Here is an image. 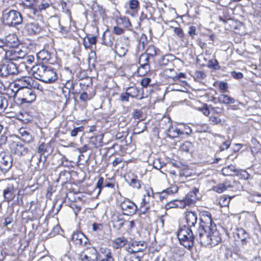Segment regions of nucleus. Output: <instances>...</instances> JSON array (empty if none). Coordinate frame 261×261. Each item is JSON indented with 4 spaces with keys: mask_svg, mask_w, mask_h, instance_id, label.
<instances>
[{
    "mask_svg": "<svg viewBox=\"0 0 261 261\" xmlns=\"http://www.w3.org/2000/svg\"><path fill=\"white\" fill-rule=\"evenodd\" d=\"M17 191V182L14 180H12L8 184L7 187L3 190L4 200L8 202L12 200L15 197Z\"/></svg>",
    "mask_w": 261,
    "mask_h": 261,
    "instance_id": "obj_7",
    "label": "nucleus"
},
{
    "mask_svg": "<svg viewBox=\"0 0 261 261\" xmlns=\"http://www.w3.org/2000/svg\"><path fill=\"white\" fill-rule=\"evenodd\" d=\"M80 99L82 102H83L84 105H86L87 101L90 100V97L86 92H84L81 94Z\"/></svg>",
    "mask_w": 261,
    "mask_h": 261,
    "instance_id": "obj_56",
    "label": "nucleus"
},
{
    "mask_svg": "<svg viewBox=\"0 0 261 261\" xmlns=\"http://www.w3.org/2000/svg\"><path fill=\"white\" fill-rule=\"evenodd\" d=\"M30 12V15L32 14L33 15H38L39 13L41 10L38 9V4L35 5L34 7H30L28 8Z\"/></svg>",
    "mask_w": 261,
    "mask_h": 261,
    "instance_id": "obj_55",
    "label": "nucleus"
},
{
    "mask_svg": "<svg viewBox=\"0 0 261 261\" xmlns=\"http://www.w3.org/2000/svg\"><path fill=\"white\" fill-rule=\"evenodd\" d=\"M83 130L82 126L77 127L73 129L70 132V135L72 137H76L79 132H82Z\"/></svg>",
    "mask_w": 261,
    "mask_h": 261,
    "instance_id": "obj_63",
    "label": "nucleus"
},
{
    "mask_svg": "<svg viewBox=\"0 0 261 261\" xmlns=\"http://www.w3.org/2000/svg\"><path fill=\"white\" fill-rule=\"evenodd\" d=\"M104 181V178L102 177H100L96 184V188L98 189V194H100L102 189L103 187Z\"/></svg>",
    "mask_w": 261,
    "mask_h": 261,
    "instance_id": "obj_57",
    "label": "nucleus"
},
{
    "mask_svg": "<svg viewBox=\"0 0 261 261\" xmlns=\"http://www.w3.org/2000/svg\"><path fill=\"white\" fill-rule=\"evenodd\" d=\"M98 261H114L111 249L108 248H101Z\"/></svg>",
    "mask_w": 261,
    "mask_h": 261,
    "instance_id": "obj_22",
    "label": "nucleus"
},
{
    "mask_svg": "<svg viewBox=\"0 0 261 261\" xmlns=\"http://www.w3.org/2000/svg\"><path fill=\"white\" fill-rule=\"evenodd\" d=\"M92 230L95 232H99L102 230V225L100 223H94L92 225Z\"/></svg>",
    "mask_w": 261,
    "mask_h": 261,
    "instance_id": "obj_60",
    "label": "nucleus"
},
{
    "mask_svg": "<svg viewBox=\"0 0 261 261\" xmlns=\"http://www.w3.org/2000/svg\"><path fill=\"white\" fill-rule=\"evenodd\" d=\"M195 77L198 80H203L205 77V74L202 71H196L195 72Z\"/></svg>",
    "mask_w": 261,
    "mask_h": 261,
    "instance_id": "obj_64",
    "label": "nucleus"
},
{
    "mask_svg": "<svg viewBox=\"0 0 261 261\" xmlns=\"http://www.w3.org/2000/svg\"><path fill=\"white\" fill-rule=\"evenodd\" d=\"M22 3L27 8L30 7H34L37 4L38 0H22Z\"/></svg>",
    "mask_w": 261,
    "mask_h": 261,
    "instance_id": "obj_48",
    "label": "nucleus"
},
{
    "mask_svg": "<svg viewBox=\"0 0 261 261\" xmlns=\"http://www.w3.org/2000/svg\"><path fill=\"white\" fill-rule=\"evenodd\" d=\"M11 152L19 156H24L28 153V148L21 141H14L10 146Z\"/></svg>",
    "mask_w": 261,
    "mask_h": 261,
    "instance_id": "obj_10",
    "label": "nucleus"
},
{
    "mask_svg": "<svg viewBox=\"0 0 261 261\" xmlns=\"http://www.w3.org/2000/svg\"><path fill=\"white\" fill-rule=\"evenodd\" d=\"M59 27V32L62 34H66L69 31V28L67 27L63 26L60 24V20H58Z\"/></svg>",
    "mask_w": 261,
    "mask_h": 261,
    "instance_id": "obj_59",
    "label": "nucleus"
},
{
    "mask_svg": "<svg viewBox=\"0 0 261 261\" xmlns=\"http://www.w3.org/2000/svg\"><path fill=\"white\" fill-rule=\"evenodd\" d=\"M2 20L3 23L9 27H15L22 22L21 14L11 8H7L4 5L2 6Z\"/></svg>",
    "mask_w": 261,
    "mask_h": 261,
    "instance_id": "obj_2",
    "label": "nucleus"
},
{
    "mask_svg": "<svg viewBox=\"0 0 261 261\" xmlns=\"http://www.w3.org/2000/svg\"><path fill=\"white\" fill-rule=\"evenodd\" d=\"M139 6V2L138 0H131L129 3V8L132 10H137Z\"/></svg>",
    "mask_w": 261,
    "mask_h": 261,
    "instance_id": "obj_54",
    "label": "nucleus"
},
{
    "mask_svg": "<svg viewBox=\"0 0 261 261\" xmlns=\"http://www.w3.org/2000/svg\"><path fill=\"white\" fill-rule=\"evenodd\" d=\"M150 195L149 192L147 193V196L144 195V197L142 199V202H141V205H143L145 206H148L150 207V203H149V198Z\"/></svg>",
    "mask_w": 261,
    "mask_h": 261,
    "instance_id": "obj_50",
    "label": "nucleus"
},
{
    "mask_svg": "<svg viewBox=\"0 0 261 261\" xmlns=\"http://www.w3.org/2000/svg\"><path fill=\"white\" fill-rule=\"evenodd\" d=\"M125 220H124L121 216L114 215L111 218V222L113 224L114 227L120 229L124 225Z\"/></svg>",
    "mask_w": 261,
    "mask_h": 261,
    "instance_id": "obj_26",
    "label": "nucleus"
},
{
    "mask_svg": "<svg viewBox=\"0 0 261 261\" xmlns=\"http://www.w3.org/2000/svg\"><path fill=\"white\" fill-rule=\"evenodd\" d=\"M57 79V73L55 70L50 67H47L42 81L45 83H52Z\"/></svg>",
    "mask_w": 261,
    "mask_h": 261,
    "instance_id": "obj_17",
    "label": "nucleus"
},
{
    "mask_svg": "<svg viewBox=\"0 0 261 261\" xmlns=\"http://www.w3.org/2000/svg\"><path fill=\"white\" fill-rule=\"evenodd\" d=\"M178 188L177 186H172L163 191L164 192H166V194L168 196L176 193L178 191Z\"/></svg>",
    "mask_w": 261,
    "mask_h": 261,
    "instance_id": "obj_47",
    "label": "nucleus"
},
{
    "mask_svg": "<svg viewBox=\"0 0 261 261\" xmlns=\"http://www.w3.org/2000/svg\"><path fill=\"white\" fill-rule=\"evenodd\" d=\"M229 181H227L214 187L213 190L217 193H221L229 189Z\"/></svg>",
    "mask_w": 261,
    "mask_h": 261,
    "instance_id": "obj_34",
    "label": "nucleus"
},
{
    "mask_svg": "<svg viewBox=\"0 0 261 261\" xmlns=\"http://www.w3.org/2000/svg\"><path fill=\"white\" fill-rule=\"evenodd\" d=\"M18 44L17 38L14 35H9L0 38V48H3L5 51L8 48L17 46Z\"/></svg>",
    "mask_w": 261,
    "mask_h": 261,
    "instance_id": "obj_9",
    "label": "nucleus"
},
{
    "mask_svg": "<svg viewBox=\"0 0 261 261\" xmlns=\"http://www.w3.org/2000/svg\"><path fill=\"white\" fill-rule=\"evenodd\" d=\"M25 53L21 49L16 47H12L6 51L5 60L7 61H17L23 59L25 56Z\"/></svg>",
    "mask_w": 261,
    "mask_h": 261,
    "instance_id": "obj_6",
    "label": "nucleus"
},
{
    "mask_svg": "<svg viewBox=\"0 0 261 261\" xmlns=\"http://www.w3.org/2000/svg\"><path fill=\"white\" fill-rule=\"evenodd\" d=\"M20 133L21 134V136L22 137V140L24 142H25L29 143L32 141L33 138H32V136L29 133H28L26 130H25L24 129H20Z\"/></svg>",
    "mask_w": 261,
    "mask_h": 261,
    "instance_id": "obj_39",
    "label": "nucleus"
},
{
    "mask_svg": "<svg viewBox=\"0 0 261 261\" xmlns=\"http://www.w3.org/2000/svg\"><path fill=\"white\" fill-rule=\"evenodd\" d=\"M198 188L194 187L192 191H190L182 199L185 202L186 206H191L194 205L197 200L196 196L197 193L198 192Z\"/></svg>",
    "mask_w": 261,
    "mask_h": 261,
    "instance_id": "obj_16",
    "label": "nucleus"
},
{
    "mask_svg": "<svg viewBox=\"0 0 261 261\" xmlns=\"http://www.w3.org/2000/svg\"><path fill=\"white\" fill-rule=\"evenodd\" d=\"M72 241L73 244L79 247L83 246L86 247L90 244L89 239L83 233L79 231L73 233L72 235Z\"/></svg>",
    "mask_w": 261,
    "mask_h": 261,
    "instance_id": "obj_12",
    "label": "nucleus"
},
{
    "mask_svg": "<svg viewBox=\"0 0 261 261\" xmlns=\"http://www.w3.org/2000/svg\"><path fill=\"white\" fill-rule=\"evenodd\" d=\"M164 165V162H162L160 159H156L153 162V167L158 170L161 169Z\"/></svg>",
    "mask_w": 261,
    "mask_h": 261,
    "instance_id": "obj_51",
    "label": "nucleus"
},
{
    "mask_svg": "<svg viewBox=\"0 0 261 261\" xmlns=\"http://www.w3.org/2000/svg\"><path fill=\"white\" fill-rule=\"evenodd\" d=\"M238 173L239 170L233 165H228L222 169V173L225 176H234Z\"/></svg>",
    "mask_w": 261,
    "mask_h": 261,
    "instance_id": "obj_24",
    "label": "nucleus"
},
{
    "mask_svg": "<svg viewBox=\"0 0 261 261\" xmlns=\"http://www.w3.org/2000/svg\"><path fill=\"white\" fill-rule=\"evenodd\" d=\"M102 41L106 46L111 47L115 41V37L110 31H106L103 34Z\"/></svg>",
    "mask_w": 261,
    "mask_h": 261,
    "instance_id": "obj_23",
    "label": "nucleus"
},
{
    "mask_svg": "<svg viewBox=\"0 0 261 261\" xmlns=\"http://www.w3.org/2000/svg\"><path fill=\"white\" fill-rule=\"evenodd\" d=\"M146 248V245L144 242L135 241L132 243L130 246L126 247V250L129 253L136 254L143 251Z\"/></svg>",
    "mask_w": 261,
    "mask_h": 261,
    "instance_id": "obj_19",
    "label": "nucleus"
},
{
    "mask_svg": "<svg viewBox=\"0 0 261 261\" xmlns=\"http://www.w3.org/2000/svg\"><path fill=\"white\" fill-rule=\"evenodd\" d=\"M236 175L239 176L242 179L247 180L250 178V174L245 170H239L238 174H236Z\"/></svg>",
    "mask_w": 261,
    "mask_h": 261,
    "instance_id": "obj_49",
    "label": "nucleus"
},
{
    "mask_svg": "<svg viewBox=\"0 0 261 261\" xmlns=\"http://www.w3.org/2000/svg\"><path fill=\"white\" fill-rule=\"evenodd\" d=\"M18 72V67L12 61L5 60L3 64L0 65V74L3 76L17 74Z\"/></svg>",
    "mask_w": 261,
    "mask_h": 261,
    "instance_id": "obj_4",
    "label": "nucleus"
},
{
    "mask_svg": "<svg viewBox=\"0 0 261 261\" xmlns=\"http://www.w3.org/2000/svg\"><path fill=\"white\" fill-rule=\"evenodd\" d=\"M167 131V136L171 138H174L181 135L180 127L171 126L168 127Z\"/></svg>",
    "mask_w": 261,
    "mask_h": 261,
    "instance_id": "obj_29",
    "label": "nucleus"
},
{
    "mask_svg": "<svg viewBox=\"0 0 261 261\" xmlns=\"http://www.w3.org/2000/svg\"><path fill=\"white\" fill-rule=\"evenodd\" d=\"M233 233L236 239L237 237L238 240H240L242 246L246 245L249 239V234L243 228H237Z\"/></svg>",
    "mask_w": 261,
    "mask_h": 261,
    "instance_id": "obj_20",
    "label": "nucleus"
},
{
    "mask_svg": "<svg viewBox=\"0 0 261 261\" xmlns=\"http://www.w3.org/2000/svg\"><path fill=\"white\" fill-rule=\"evenodd\" d=\"M174 56L171 55H165L162 57L159 61V64L161 66H165L169 64H171L173 60Z\"/></svg>",
    "mask_w": 261,
    "mask_h": 261,
    "instance_id": "obj_35",
    "label": "nucleus"
},
{
    "mask_svg": "<svg viewBox=\"0 0 261 261\" xmlns=\"http://www.w3.org/2000/svg\"><path fill=\"white\" fill-rule=\"evenodd\" d=\"M96 43V37L95 36L87 35L84 38L83 44L86 48H90L91 45Z\"/></svg>",
    "mask_w": 261,
    "mask_h": 261,
    "instance_id": "obj_31",
    "label": "nucleus"
},
{
    "mask_svg": "<svg viewBox=\"0 0 261 261\" xmlns=\"http://www.w3.org/2000/svg\"><path fill=\"white\" fill-rule=\"evenodd\" d=\"M185 218L187 224L186 226L196 229L195 225L197 224L198 218L197 214L194 212L187 211L185 213Z\"/></svg>",
    "mask_w": 261,
    "mask_h": 261,
    "instance_id": "obj_18",
    "label": "nucleus"
},
{
    "mask_svg": "<svg viewBox=\"0 0 261 261\" xmlns=\"http://www.w3.org/2000/svg\"><path fill=\"white\" fill-rule=\"evenodd\" d=\"M186 207L185 202L181 200H174L168 202L166 204V207L167 209L173 208V207H179L180 208H184Z\"/></svg>",
    "mask_w": 261,
    "mask_h": 261,
    "instance_id": "obj_28",
    "label": "nucleus"
},
{
    "mask_svg": "<svg viewBox=\"0 0 261 261\" xmlns=\"http://www.w3.org/2000/svg\"><path fill=\"white\" fill-rule=\"evenodd\" d=\"M230 200V197L223 195L220 197L219 203L221 206H226L229 204Z\"/></svg>",
    "mask_w": 261,
    "mask_h": 261,
    "instance_id": "obj_45",
    "label": "nucleus"
},
{
    "mask_svg": "<svg viewBox=\"0 0 261 261\" xmlns=\"http://www.w3.org/2000/svg\"><path fill=\"white\" fill-rule=\"evenodd\" d=\"M126 261H141L140 257L134 253H129L126 256Z\"/></svg>",
    "mask_w": 261,
    "mask_h": 261,
    "instance_id": "obj_52",
    "label": "nucleus"
},
{
    "mask_svg": "<svg viewBox=\"0 0 261 261\" xmlns=\"http://www.w3.org/2000/svg\"><path fill=\"white\" fill-rule=\"evenodd\" d=\"M160 50L153 45H150L148 46L146 50V53H144L148 55V57H154L159 54Z\"/></svg>",
    "mask_w": 261,
    "mask_h": 261,
    "instance_id": "obj_33",
    "label": "nucleus"
},
{
    "mask_svg": "<svg viewBox=\"0 0 261 261\" xmlns=\"http://www.w3.org/2000/svg\"><path fill=\"white\" fill-rule=\"evenodd\" d=\"M74 85L75 84L73 81L68 80L65 83V88L68 89V93H69L71 90H74Z\"/></svg>",
    "mask_w": 261,
    "mask_h": 261,
    "instance_id": "obj_58",
    "label": "nucleus"
},
{
    "mask_svg": "<svg viewBox=\"0 0 261 261\" xmlns=\"http://www.w3.org/2000/svg\"><path fill=\"white\" fill-rule=\"evenodd\" d=\"M129 185L134 188L138 189L141 188V181L136 178H133L128 182Z\"/></svg>",
    "mask_w": 261,
    "mask_h": 261,
    "instance_id": "obj_46",
    "label": "nucleus"
},
{
    "mask_svg": "<svg viewBox=\"0 0 261 261\" xmlns=\"http://www.w3.org/2000/svg\"><path fill=\"white\" fill-rule=\"evenodd\" d=\"M171 126L170 118L168 117L163 118L160 122V127L163 129L166 127L168 129L169 127H171Z\"/></svg>",
    "mask_w": 261,
    "mask_h": 261,
    "instance_id": "obj_41",
    "label": "nucleus"
},
{
    "mask_svg": "<svg viewBox=\"0 0 261 261\" xmlns=\"http://www.w3.org/2000/svg\"><path fill=\"white\" fill-rule=\"evenodd\" d=\"M24 29L30 35H38L43 30L42 27L37 22H33L26 24Z\"/></svg>",
    "mask_w": 261,
    "mask_h": 261,
    "instance_id": "obj_15",
    "label": "nucleus"
},
{
    "mask_svg": "<svg viewBox=\"0 0 261 261\" xmlns=\"http://www.w3.org/2000/svg\"><path fill=\"white\" fill-rule=\"evenodd\" d=\"M122 213L124 215L133 216L137 211L138 207L136 204L128 199H125L120 203Z\"/></svg>",
    "mask_w": 261,
    "mask_h": 261,
    "instance_id": "obj_8",
    "label": "nucleus"
},
{
    "mask_svg": "<svg viewBox=\"0 0 261 261\" xmlns=\"http://www.w3.org/2000/svg\"><path fill=\"white\" fill-rule=\"evenodd\" d=\"M174 33L179 38H182L184 36V33L180 28L175 27L174 28Z\"/></svg>",
    "mask_w": 261,
    "mask_h": 261,
    "instance_id": "obj_62",
    "label": "nucleus"
},
{
    "mask_svg": "<svg viewBox=\"0 0 261 261\" xmlns=\"http://www.w3.org/2000/svg\"><path fill=\"white\" fill-rule=\"evenodd\" d=\"M149 57L145 54H142L139 58V64L140 67L138 68V72L142 74L145 75L150 71V65L149 63Z\"/></svg>",
    "mask_w": 261,
    "mask_h": 261,
    "instance_id": "obj_13",
    "label": "nucleus"
},
{
    "mask_svg": "<svg viewBox=\"0 0 261 261\" xmlns=\"http://www.w3.org/2000/svg\"><path fill=\"white\" fill-rule=\"evenodd\" d=\"M195 232H197V229L187 227L186 225L181 227L177 234L179 243L188 249L191 250L194 244Z\"/></svg>",
    "mask_w": 261,
    "mask_h": 261,
    "instance_id": "obj_3",
    "label": "nucleus"
},
{
    "mask_svg": "<svg viewBox=\"0 0 261 261\" xmlns=\"http://www.w3.org/2000/svg\"><path fill=\"white\" fill-rule=\"evenodd\" d=\"M198 225L195 237V240L201 245L212 247L221 241V235L216 225L213 223L210 213L202 215Z\"/></svg>",
    "mask_w": 261,
    "mask_h": 261,
    "instance_id": "obj_1",
    "label": "nucleus"
},
{
    "mask_svg": "<svg viewBox=\"0 0 261 261\" xmlns=\"http://www.w3.org/2000/svg\"><path fill=\"white\" fill-rule=\"evenodd\" d=\"M47 67L41 65L33 66L32 68V70L34 77L42 81Z\"/></svg>",
    "mask_w": 261,
    "mask_h": 261,
    "instance_id": "obj_21",
    "label": "nucleus"
},
{
    "mask_svg": "<svg viewBox=\"0 0 261 261\" xmlns=\"http://www.w3.org/2000/svg\"><path fill=\"white\" fill-rule=\"evenodd\" d=\"M146 128V126L144 123L138 122L134 129V133L139 134L143 132Z\"/></svg>",
    "mask_w": 261,
    "mask_h": 261,
    "instance_id": "obj_40",
    "label": "nucleus"
},
{
    "mask_svg": "<svg viewBox=\"0 0 261 261\" xmlns=\"http://www.w3.org/2000/svg\"><path fill=\"white\" fill-rule=\"evenodd\" d=\"M100 256V252H98L96 247L88 246L82 251L80 254L81 259H90L93 261H98Z\"/></svg>",
    "mask_w": 261,
    "mask_h": 261,
    "instance_id": "obj_5",
    "label": "nucleus"
},
{
    "mask_svg": "<svg viewBox=\"0 0 261 261\" xmlns=\"http://www.w3.org/2000/svg\"><path fill=\"white\" fill-rule=\"evenodd\" d=\"M207 66L214 70H219L220 69V66L216 59L210 60L208 62Z\"/></svg>",
    "mask_w": 261,
    "mask_h": 261,
    "instance_id": "obj_42",
    "label": "nucleus"
},
{
    "mask_svg": "<svg viewBox=\"0 0 261 261\" xmlns=\"http://www.w3.org/2000/svg\"><path fill=\"white\" fill-rule=\"evenodd\" d=\"M7 106L8 101L7 98L3 96H0V113L5 110Z\"/></svg>",
    "mask_w": 261,
    "mask_h": 261,
    "instance_id": "obj_44",
    "label": "nucleus"
},
{
    "mask_svg": "<svg viewBox=\"0 0 261 261\" xmlns=\"http://www.w3.org/2000/svg\"><path fill=\"white\" fill-rule=\"evenodd\" d=\"M127 239L124 237L116 238L112 241V246L115 249L121 248L127 243Z\"/></svg>",
    "mask_w": 261,
    "mask_h": 261,
    "instance_id": "obj_25",
    "label": "nucleus"
},
{
    "mask_svg": "<svg viewBox=\"0 0 261 261\" xmlns=\"http://www.w3.org/2000/svg\"><path fill=\"white\" fill-rule=\"evenodd\" d=\"M13 159L9 154H2L0 155V170L3 174H6L12 165Z\"/></svg>",
    "mask_w": 261,
    "mask_h": 261,
    "instance_id": "obj_11",
    "label": "nucleus"
},
{
    "mask_svg": "<svg viewBox=\"0 0 261 261\" xmlns=\"http://www.w3.org/2000/svg\"><path fill=\"white\" fill-rule=\"evenodd\" d=\"M38 57L43 61L47 62L51 59V54L47 50H42L39 53Z\"/></svg>",
    "mask_w": 261,
    "mask_h": 261,
    "instance_id": "obj_37",
    "label": "nucleus"
},
{
    "mask_svg": "<svg viewBox=\"0 0 261 261\" xmlns=\"http://www.w3.org/2000/svg\"><path fill=\"white\" fill-rule=\"evenodd\" d=\"M128 95L138 99H141L143 98V96L139 95L140 90L135 87H130L127 88L126 91Z\"/></svg>",
    "mask_w": 261,
    "mask_h": 261,
    "instance_id": "obj_30",
    "label": "nucleus"
},
{
    "mask_svg": "<svg viewBox=\"0 0 261 261\" xmlns=\"http://www.w3.org/2000/svg\"><path fill=\"white\" fill-rule=\"evenodd\" d=\"M115 49L117 54L119 57L124 56L128 51V41L125 38L118 41L115 44Z\"/></svg>",
    "mask_w": 261,
    "mask_h": 261,
    "instance_id": "obj_14",
    "label": "nucleus"
},
{
    "mask_svg": "<svg viewBox=\"0 0 261 261\" xmlns=\"http://www.w3.org/2000/svg\"><path fill=\"white\" fill-rule=\"evenodd\" d=\"M218 101L224 104H231L234 102V99L226 94H221L218 98Z\"/></svg>",
    "mask_w": 261,
    "mask_h": 261,
    "instance_id": "obj_36",
    "label": "nucleus"
},
{
    "mask_svg": "<svg viewBox=\"0 0 261 261\" xmlns=\"http://www.w3.org/2000/svg\"><path fill=\"white\" fill-rule=\"evenodd\" d=\"M32 79L29 76H23L16 80V84L20 88H28L31 86Z\"/></svg>",
    "mask_w": 261,
    "mask_h": 261,
    "instance_id": "obj_27",
    "label": "nucleus"
},
{
    "mask_svg": "<svg viewBox=\"0 0 261 261\" xmlns=\"http://www.w3.org/2000/svg\"><path fill=\"white\" fill-rule=\"evenodd\" d=\"M180 149L182 151L192 153L194 151V146L191 142L186 141L180 145Z\"/></svg>",
    "mask_w": 261,
    "mask_h": 261,
    "instance_id": "obj_32",
    "label": "nucleus"
},
{
    "mask_svg": "<svg viewBox=\"0 0 261 261\" xmlns=\"http://www.w3.org/2000/svg\"><path fill=\"white\" fill-rule=\"evenodd\" d=\"M181 135H189L192 133L191 128L188 125H184L180 127Z\"/></svg>",
    "mask_w": 261,
    "mask_h": 261,
    "instance_id": "obj_53",
    "label": "nucleus"
},
{
    "mask_svg": "<svg viewBox=\"0 0 261 261\" xmlns=\"http://www.w3.org/2000/svg\"><path fill=\"white\" fill-rule=\"evenodd\" d=\"M231 144V141L230 140H227L224 142L219 147L220 150L221 151H223L225 149H227Z\"/></svg>",
    "mask_w": 261,
    "mask_h": 261,
    "instance_id": "obj_61",
    "label": "nucleus"
},
{
    "mask_svg": "<svg viewBox=\"0 0 261 261\" xmlns=\"http://www.w3.org/2000/svg\"><path fill=\"white\" fill-rule=\"evenodd\" d=\"M230 186L229 189H230L232 191H240L242 189V186L238 181H233L232 182L229 181Z\"/></svg>",
    "mask_w": 261,
    "mask_h": 261,
    "instance_id": "obj_43",
    "label": "nucleus"
},
{
    "mask_svg": "<svg viewBox=\"0 0 261 261\" xmlns=\"http://www.w3.org/2000/svg\"><path fill=\"white\" fill-rule=\"evenodd\" d=\"M133 118L135 120H137L138 122H141L143 119V113L142 111L138 109H134L132 114Z\"/></svg>",
    "mask_w": 261,
    "mask_h": 261,
    "instance_id": "obj_38",
    "label": "nucleus"
}]
</instances>
